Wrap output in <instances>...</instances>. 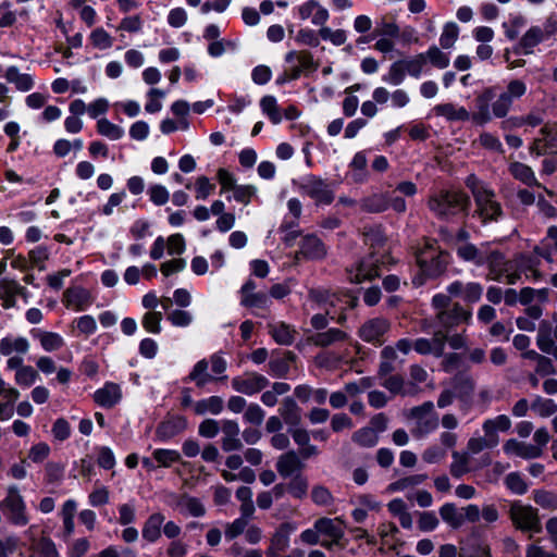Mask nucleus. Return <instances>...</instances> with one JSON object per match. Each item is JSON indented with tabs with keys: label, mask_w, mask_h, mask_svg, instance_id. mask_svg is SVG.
Returning <instances> with one entry per match:
<instances>
[{
	"label": "nucleus",
	"mask_w": 557,
	"mask_h": 557,
	"mask_svg": "<svg viewBox=\"0 0 557 557\" xmlns=\"http://www.w3.org/2000/svg\"><path fill=\"white\" fill-rule=\"evenodd\" d=\"M29 350V342L27 338L18 336H5L0 339V356L9 357L13 354L25 355Z\"/></svg>",
	"instance_id": "obj_27"
},
{
	"label": "nucleus",
	"mask_w": 557,
	"mask_h": 557,
	"mask_svg": "<svg viewBox=\"0 0 557 557\" xmlns=\"http://www.w3.org/2000/svg\"><path fill=\"white\" fill-rule=\"evenodd\" d=\"M293 530L289 523L281 524L272 536L269 554L276 555L284 552L289 545V534Z\"/></svg>",
	"instance_id": "obj_35"
},
{
	"label": "nucleus",
	"mask_w": 557,
	"mask_h": 557,
	"mask_svg": "<svg viewBox=\"0 0 557 557\" xmlns=\"http://www.w3.org/2000/svg\"><path fill=\"white\" fill-rule=\"evenodd\" d=\"M505 485L513 494L523 495L528 491V484L519 472H511L505 478Z\"/></svg>",
	"instance_id": "obj_62"
},
{
	"label": "nucleus",
	"mask_w": 557,
	"mask_h": 557,
	"mask_svg": "<svg viewBox=\"0 0 557 557\" xmlns=\"http://www.w3.org/2000/svg\"><path fill=\"white\" fill-rule=\"evenodd\" d=\"M527 84L522 79L515 78L509 81L505 90L491 104L494 117H506L512 110L515 101L521 99L527 94Z\"/></svg>",
	"instance_id": "obj_5"
},
{
	"label": "nucleus",
	"mask_w": 557,
	"mask_h": 557,
	"mask_svg": "<svg viewBox=\"0 0 557 557\" xmlns=\"http://www.w3.org/2000/svg\"><path fill=\"white\" fill-rule=\"evenodd\" d=\"M470 199L460 190L438 189L429 196V210L441 220L449 221L455 216L468 213Z\"/></svg>",
	"instance_id": "obj_2"
},
{
	"label": "nucleus",
	"mask_w": 557,
	"mask_h": 557,
	"mask_svg": "<svg viewBox=\"0 0 557 557\" xmlns=\"http://www.w3.org/2000/svg\"><path fill=\"white\" fill-rule=\"evenodd\" d=\"M298 189L302 195L311 198L317 206L331 205L335 198L327 181L313 174L304 176L298 184Z\"/></svg>",
	"instance_id": "obj_7"
},
{
	"label": "nucleus",
	"mask_w": 557,
	"mask_h": 557,
	"mask_svg": "<svg viewBox=\"0 0 557 557\" xmlns=\"http://www.w3.org/2000/svg\"><path fill=\"white\" fill-rule=\"evenodd\" d=\"M438 426V417L437 414H429V417H423L420 419H416L414 428L411 430L413 436L420 438L425 435L434 432Z\"/></svg>",
	"instance_id": "obj_41"
},
{
	"label": "nucleus",
	"mask_w": 557,
	"mask_h": 557,
	"mask_svg": "<svg viewBox=\"0 0 557 557\" xmlns=\"http://www.w3.org/2000/svg\"><path fill=\"white\" fill-rule=\"evenodd\" d=\"M485 264L488 269L487 278L490 280L497 282L505 280L509 285H515L519 281L518 273L511 272L513 269L512 260H508L498 249L491 248Z\"/></svg>",
	"instance_id": "obj_8"
},
{
	"label": "nucleus",
	"mask_w": 557,
	"mask_h": 557,
	"mask_svg": "<svg viewBox=\"0 0 557 557\" xmlns=\"http://www.w3.org/2000/svg\"><path fill=\"white\" fill-rule=\"evenodd\" d=\"M361 210L369 213H381L389 208V194H373L360 201Z\"/></svg>",
	"instance_id": "obj_32"
},
{
	"label": "nucleus",
	"mask_w": 557,
	"mask_h": 557,
	"mask_svg": "<svg viewBox=\"0 0 557 557\" xmlns=\"http://www.w3.org/2000/svg\"><path fill=\"white\" fill-rule=\"evenodd\" d=\"M351 440L362 447H373L379 442V435L373 429L366 426L356 431L352 434Z\"/></svg>",
	"instance_id": "obj_52"
},
{
	"label": "nucleus",
	"mask_w": 557,
	"mask_h": 557,
	"mask_svg": "<svg viewBox=\"0 0 557 557\" xmlns=\"http://www.w3.org/2000/svg\"><path fill=\"white\" fill-rule=\"evenodd\" d=\"M511 421L506 414L497 416L494 419H488L483 423V431L486 435L499 438L497 431L506 432L510 429Z\"/></svg>",
	"instance_id": "obj_42"
},
{
	"label": "nucleus",
	"mask_w": 557,
	"mask_h": 557,
	"mask_svg": "<svg viewBox=\"0 0 557 557\" xmlns=\"http://www.w3.org/2000/svg\"><path fill=\"white\" fill-rule=\"evenodd\" d=\"M122 398L120 385L109 382L103 387L97 389L94 394L95 401L104 408L114 407Z\"/></svg>",
	"instance_id": "obj_24"
},
{
	"label": "nucleus",
	"mask_w": 557,
	"mask_h": 557,
	"mask_svg": "<svg viewBox=\"0 0 557 557\" xmlns=\"http://www.w3.org/2000/svg\"><path fill=\"white\" fill-rule=\"evenodd\" d=\"M508 513L517 530L531 533H540L542 531V523L536 508L515 500L510 504Z\"/></svg>",
	"instance_id": "obj_6"
},
{
	"label": "nucleus",
	"mask_w": 557,
	"mask_h": 557,
	"mask_svg": "<svg viewBox=\"0 0 557 557\" xmlns=\"http://www.w3.org/2000/svg\"><path fill=\"white\" fill-rule=\"evenodd\" d=\"M306 465L296 450H287L280 455L275 462L277 473L286 479L301 473Z\"/></svg>",
	"instance_id": "obj_15"
},
{
	"label": "nucleus",
	"mask_w": 557,
	"mask_h": 557,
	"mask_svg": "<svg viewBox=\"0 0 557 557\" xmlns=\"http://www.w3.org/2000/svg\"><path fill=\"white\" fill-rule=\"evenodd\" d=\"M348 356V348L341 352L324 351L315 356L314 362L319 368H336Z\"/></svg>",
	"instance_id": "obj_40"
},
{
	"label": "nucleus",
	"mask_w": 557,
	"mask_h": 557,
	"mask_svg": "<svg viewBox=\"0 0 557 557\" xmlns=\"http://www.w3.org/2000/svg\"><path fill=\"white\" fill-rule=\"evenodd\" d=\"M391 330V322L383 317H376L366 321L359 329L360 338L374 346H382L385 343V335Z\"/></svg>",
	"instance_id": "obj_11"
},
{
	"label": "nucleus",
	"mask_w": 557,
	"mask_h": 557,
	"mask_svg": "<svg viewBox=\"0 0 557 557\" xmlns=\"http://www.w3.org/2000/svg\"><path fill=\"white\" fill-rule=\"evenodd\" d=\"M499 438L492 437L491 435H484L483 437H471L467 443V451L469 455H475L481 453L485 448H493L497 446Z\"/></svg>",
	"instance_id": "obj_47"
},
{
	"label": "nucleus",
	"mask_w": 557,
	"mask_h": 557,
	"mask_svg": "<svg viewBox=\"0 0 557 557\" xmlns=\"http://www.w3.org/2000/svg\"><path fill=\"white\" fill-rule=\"evenodd\" d=\"M315 529L322 537L321 545L327 549L337 545L344 536L343 522L337 518H320L315 520Z\"/></svg>",
	"instance_id": "obj_12"
},
{
	"label": "nucleus",
	"mask_w": 557,
	"mask_h": 557,
	"mask_svg": "<svg viewBox=\"0 0 557 557\" xmlns=\"http://www.w3.org/2000/svg\"><path fill=\"white\" fill-rule=\"evenodd\" d=\"M433 112L436 116H443L449 122L470 120V113L466 108L458 107L451 102L436 104L433 108Z\"/></svg>",
	"instance_id": "obj_28"
},
{
	"label": "nucleus",
	"mask_w": 557,
	"mask_h": 557,
	"mask_svg": "<svg viewBox=\"0 0 557 557\" xmlns=\"http://www.w3.org/2000/svg\"><path fill=\"white\" fill-rule=\"evenodd\" d=\"M97 131L100 135L111 139V140H117L123 137L124 129L110 122L108 119H100L97 122Z\"/></svg>",
	"instance_id": "obj_51"
},
{
	"label": "nucleus",
	"mask_w": 557,
	"mask_h": 557,
	"mask_svg": "<svg viewBox=\"0 0 557 557\" xmlns=\"http://www.w3.org/2000/svg\"><path fill=\"white\" fill-rule=\"evenodd\" d=\"M399 32H400L399 26L395 22L382 18L377 23L373 36H371V37L362 36L357 40V42L358 44H368L373 37H376V36L397 38L399 36Z\"/></svg>",
	"instance_id": "obj_36"
},
{
	"label": "nucleus",
	"mask_w": 557,
	"mask_h": 557,
	"mask_svg": "<svg viewBox=\"0 0 557 557\" xmlns=\"http://www.w3.org/2000/svg\"><path fill=\"white\" fill-rule=\"evenodd\" d=\"M311 499L318 506H332L334 497L330 490L323 485H314L311 490Z\"/></svg>",
	"instance_id": "obj_63"
},
{
	"label": "nucleus",
	"mask_w": 557,
	"mask_h": 557,
	"mask_svg": "<svg viewBox=\"0 0 557 557\" xmlns=\"http://www.w3.org/2000/svg\"><path fill=\"white\" fill-rule=\"evenodd\" d=\"M383 377V381L381 382V385L384 386L386 389H388L393 394H401V395H408L410 394V391H407L405 388V381L400 375L397 374H387V375H380Z\"/></svg>",
	"instance_id": "obj_57"
},
{
	"label": "nucleus",
	"mask_w": 557,
	"mask_h": 557,
	"mask_svg": "<svg viewBox=\"0 0 557 557\" xmlns=\"http://www.w3.org/2000/svg\"><path fill=\"white\" fill-rule=\"evenodd\" d=\"M299 255L306 259H322L326 255V248L320 238L314 235H307L300 240L297 256Z\"/></svg>",
	"instance_id": "obj_21"
},
{
	"label": "nucleus",
	"mask_w": 557,
	"mask_h": 557,
	"mask_svg": "<svg viewBox=\"0 0 557 557\" xmlns=\"http://www.w3.org/2000/svg\"><path fill=\"white\" fill-rule=\"evenodd\" d=\"M533 500L543 509L557 510V493L546 490L533 491Z\"/></svg>",
	"instance_id": "obj_55"
},
{
	"label": "nucleus",
	"mask_w": 557,
	"mask_h": 557,
	"mask_svg": "<svg viewBox=\"0 0 557 557\" xmlns=\"http://www.w3.org/2000/svg\"><path fill=\"white\" fill-rule=\"evenodd\" d=\"M472 318V312L461 306L459 302H454L450 309L436 312L433 320H423L421 329L424 332L444 331L446 335L450 330L457 327L462 323H469Z\"/></svg>",
	"instance_id": "obj_3"
},
{
	"label": "nucleus",
	"mask_w": 557,
	"mask_h": 557,
	"mask_svg": "<svg viewBox=\"0 0 557 557\" xmlns=\"http://www.w3.org/2000/svg\"><path fill=\"white\" fill-rule=\"evenodd\" d=\"M364 243L372 249L370 255L362 259L355 270H348L350 283L359 284L366 280H373L380 275V264L387 257L384 250L386 236L381 225L366 227L363 231Z\"/></svg>",
	"instance_id": "obj_1"
},
{
	"label": "nucleus",
	"mask_w": 557,
	"mask_h": 557,
	"mask_svg": "<svg viewBox=\"0 0 557 557\" xmlns=\"http://www.w3.org/2000/svg\"><path fill=\"white\" fill-rule=\"evenodd\" d=\"M169 497L171 498L169 505L182 513L187 512L193 517H202L206 513L205 506L196 497L189 496L188 494L177 495L175 493H171Z\"/></svg>",
	"instance_id": "obj_18"
},
{
	"label": "nucleus",
	"mask_w": 557,
	"mask_h": 557,
	"mask_svg": "<svg viewBox=\"0 0 557 557\" xmlns=\"http://www.w3.org/2000/svg\"><path fill=\"white\" fill-rule=\"evenodd\" d=\"M429 333L433 336L429 338H418L413 342V349L420 355H433L434 357H443L447 336L444 331H434L432 329Z\"/></svg>",
	"instance_id": "obj_13"
},
{
	"label": "nucleus",
	"mask_w": 557,
	"mask_h": 557,
	"mask_svg": "<svg viewBox=\"0 0 557 557\" xmlns=\"http://www.w3.org/2000/svg\"><path fill=\"white\" fill-rule=\"evenodd\" d=\"M288 493L296 499H302L308 494V479L301 474H295L292 480L286 484Z\"/></svg>",
	"instance_id": "obj_46"
},
{
	"label": "nucleus",
	"mask_w": 557,
	"mask_h": 557,
	"mask_svg": "<svg viewBox=\"0 0 557 557\" xmlns=\"http://www.w3.org/2000/svg\"><path fill=\"white\" fill-rule=\"evenodd\" d=\"M269 380L259 373L251 372L232 380L234 391L251 396L263 391L269 385Z\"/></svg>",
	"instance_id": "obj_14"
},
{
	"label": "nucleus",
	"mask_w": 557,
	"mask_h": 557,
	"mask_svg": "<svg viewBox=\"0 0 557 557\" xmlns=\"http://www.w3.org/2000/svg\"><path fill=\"white\" fill-rule=\"evenodd\" d=\"M440 516L453 529H459L463 523V515L455 504L446 503L440 508Z\"/></svg>",
	"instance_id": "obj_37"
},
{
	"label": "nucleus",
	"mask_w": 557,
	"mask_h": 557,
	"mask_svg": "<svg viewBox=\"0 0 557 557\" xmlns=\"http://www.w3.org/2000/svg\"><path fill=\"white\" fill-rule=\"evenodd\" d=\"M504 451L507 455H515L523 459H534L542 455L543 449L532 444L519 442L515 438L508 440L504 444Z\"/></svg>",
	"instance_id": "obj_22"
},
{
	"label": "nucleus",
	"mask_w": 557,
	"mask_h": 557,
	"mask_svg": "<svg viewBox=\"0 0 557 557\" xmlns=\"http://www.w3.org/2000/svg\"><path fill=\"white\" fill-rule=\"evenodd\" d=\"M513 269L511 272H517L519 278L521 274H524L527 278H531L533 281H539L542 278V273L539 270L540 259L534 256L529 255H518L515 259H512Z\"/></svg>",
	"instance_id": "obj_20"
},
{
	"label": "nucleus",
	"mask_w": 557,
	"mask_h": 557,
	"mask_svg": "<svg viewBox=\"0 0 557 557\" xmlns=\"http://www.w3.org/2000/svg\"><path fill=\"white\" fill-rule=\"evenodd\" d=\"M310 342L318 347H332L343 344L351 345V338L345 331L331 327L324 332H319L310 337Z\"/></svg>",
	"instance_id": "obj_19"
},
{
	"label": "nucleus",
	"mask_w": 557,
	"mask_h": 557,
	"mask_svg": "<svg viewBox=\"0 0 557 557\" xmlns=\"http://www.w3.org/2000/svg\"><path fill=\"white\" fill-rule=\"evenodd\" d=\"M240 304L246 308L267 309L271 300L267 294L257 292L242 297Z\"/></svg>",
	"instance_id": "obj_58"
},
{
	"label": "nucleus",
	"mask_w": 557,
	"mask_h": 557,
	"mask_svg": "<svg viewBox=\"0 0 557 557\" xmlns=\"http://www.w3.org/2000/svg\"><path fill=\"white\" fill-rule=\"evenodd\" d=\"M162 318L161 311H147L141 319L143 327L149 333L159 334L161 332Z\"/></svg>",
	"instance_id": "obj_59"
},
{
	"label": "nucleus",
	"mask_w": 557,
	"mask_h": 557,
	"mask_svg": "<svg viewBox=\"0 0 557 557\" xmlns=\"http://www.w3.org/2000/svg\"><path fill=\"white\" fill-rule=\"evenodd\" d=\"M32 547L40 557H59L55 544L49 537L33 540Z\"/></svg>",
	"instance_id": "obj_54"
},
{
	"label": "nucleus",
	"mask_w": 557,
	"mask_h": 557,
	"mask_svg": "<svg viewBox=\"0 0 557 557\" xmlns=\"http://www.w3.org/2000/svg\"><path fill=\"white\" fill-rule=\"evenodd\" d=\"M209 361L207 359L199 360L190 371L188 380L195 382L196 386L203 387L211 381L219 380L208 373Z\"/></svg>",
	"instance_id": "obj_38"
},
{
	"label": "nucleus",
	"mask_w": 557,
	"mask_h": 557,
	"mask_svg": "<svg viewBox=\"0 0 557 557\" xmlns=\"http://www.w3.org/2000/svg\"><path fill=\"white\" fill-rule=\"evenodd\" d=\"M152 456L159 466L166 468L181 460V454L174 449L158 448L152 453Z\"/></svg>",
	"instance_id": "obj_60"
},
{
	"label": "nucleus",
	"mask_w": 557,
	"mask_h": 557,
	"mask_svg": "<svg viewBox=\"0 0 557 557\" xmlns=\"http://www.w3.org/2000/svg\"><path fill=\"white\" fill-rule=\"evenodd\" d=\"M459 36V27L455 22H448L443 26V32L440 37V45L444 49L454 47Z\"/></svg>",
	"instance_id": "obj_56"
},
{
	"label": "nucleus",
	"mask_w": 557,
	"mask_h": 557,
	"mask_svg": "<svg viewBox=\"0 0 557 557\" xmlns=\"http://www.w3.org/2000/svg\"><path fill=\"white\" fill-rule=\"evenodd\" d=\"M453 462L450 463L449 471L454 478H461L470 471L468 453L453 451Z\"/></svg>",
	"instance_id": "obj_45"
},
{
	"label": "nucleus",
	"mask_w": 557,
	"mask_h": 557,
	"mask_svg": "<svg viewBox=\"0 0 557 557\" xmlns=\"http://www.w3.org/2000/svg\"><path fill=\"white\" fill-rule=\"evenodd\" d=\"M269 333L280 345H292L297 334L296 330L284 322H274L268 324Z\"/></svg>",
	"instance_id": "obj_30"
},
{
	"label": "nucleus",
	"mask_w": 557,
	"mask_h": 557,
	"mask_svg": "<svg viewBox=\"0 0 557 557\" xmlns=\"http://www.w3.org/2000/svg\"><path fill=\"white\" fill-rule=\"evenodd\" d=\"M544 32L540 26L531 27L520 39V47L523 49L525 54L532 53V49L545 40Z\"/></svg>",
	"instance_id": "obj_43"
},
{
	"label": "nucleus",
	"mask_w": 557,
	"mask_h": 557,
	"mask_svg": "<svg viewBox=\"0 0 557 557\" xmlns=\"http://www.w3.org/2000/svg\"><path fill=\"white\" fill-rule=\"evenodd\" d=\"M401 61L406 70V74L411 77L419 78L426 65V55L424 53H419L410 59Z\"/></svg>",
	"instance_id": "obj_49"
},
{
	"label": "nucleus",
	"mask_w": 557,
	"mask_h": 557,
	"mask_svg": "<svg viewBox=\"0 0 557 557\" xmlns=\"http://www.w3.org/2000/svg\"><path fill=\"white\" fill-rule=\"evenodd\" d=\"M8 83L15 86L18 91L26 92L34 87V78L30 74L20 73L18 69L14 65L9 66L4 73Z\"/></svg>",
	"instance_id": "obj_31"
},
{
	"label": "nucleus",
	"mask_w": 557,
	"mask_h": 557,
	"mask_svg": "<svg viewBox=\"0 0 557 557\" xmlns=\"http://www.w3.org/2000/svg\"><path fill=\"white\" fill-rule=\"evenodd\" d=\"M66 307L74 308L76 311L86 309L91 304L90 294L83 287L67 288L64 293Z\"/></svg>",
	"instance_id": "obj_29"
},
{
	"label": "nucleus",
	"mask_w": 557,
	"mask_h": 557,
	"mask_svg": "<svg viewBox=\"0 0 557 557\" xmlns=\"http://www.w3.org/2000/svg\"><path fill=\"white\" fill-rule=\"evenodd\" d=\"M509 173L513 178L520 181L527 186H537L541 187V184L537 182L534 171L531 166L522 163V162H511L508 166Z\"/></svg>",
	"instance_id": "obj_33"
},
{
	"label": "nucleus",
	"mask_w": 557,
	"mask_h": 557,
	"mask_svg": "<svg viewBox=\"0 0 557 557\" xmlns=\"http://www.w3.org/2000/svg\"><path fill=\"white\" fill-rule=\"evenodd\" d=\"M491 248L492 247L488 243H483L480 246H475L474 244H465L456 247V253L463 262L482 267L486 263Z\"/></svg>",
	"instance_id": "obj_17"
},
{
	"label": "nucleus",
	"mask_w": 557,
	"mask_h": 557,
	"mask_svg": "<svg viewBox=\"0 0 557 557\" xmlns=\"http://www.w3.org/2000/svg\"><path fill=\"white\" fill-rule=\"evenodd\" d=\"M0 510L13 524L25 525L28 522L26 506L16 485L9 486L7 496L0 502Z\"/></svg>",
	"instance_id": "obj_9"
},
{
	"label": "nucleus",
	"mask_w": 557,
	"mask_h": 557,
	"mask_svg": "<svg viewBox=\"0 0 557 557\" xmlns=\"http://www.w3.org/2000/svg\"><path fill=\"white\" fill-rule=\"evenodd\" d=\"M223 399L220 396H210L195 404L194 410L197 414H219L223 410Z\"/></svg>",
	"instance_id": "obj_39"
},
{
	"label": "nucleus",
	"mask_w": 557,
	"mask_h": 557,
	"mask_svg": "<svg viewBox=\"0 0 557 557\" xmlns=\"http://www.w3.org/2000/svg\"><path fill=\"white\" fill-rule=\"evenodd\" d=\"M424 54L426 62L430 61L434 67L446 69L449 65V57L436 46L430 47Z\"/></svg>",
	"instance_id": "obj_64"
},
{
	"label": "nucleus",
	"mask_w": 557,
	"mask_h": 557,
	"mask_svg": "<svg viewBox=\"0 0 557 557\" xmlns=\"http://www.w3.org/2000/svg\"><path fill=\"white\" fill-rule=\"evenodd\" d=\"M475 210L473 216H476L482 224L498 222L504 216V210L493 189L484 193L474 199Z\"/></svg>",
	"instance_id": "obj_10"
},
{
	"label": "nucleus",
	"mask_w": 557,
	"mask_h": 557,
	"mask_svg": "<svg viewBox=\"0 0 557 557\" xmlns=\"http://www.w3.org/2000/svg\"><path fill=\"white\" fill-rule=\"evenodd\" d=\"M406 75L407 74L403 61L398 60L391 64L388 72L383 75L382 81L389 85L398 86L405 81Z\"/></svg>",
	"instance_id": "obj_50"
},
{
	"label": "nucleus",
	"mask_w": 557,
	"mask_h": 557,
	"mask_svg": "<svg viewBox=\"0 0 557 557\" xmlns=\"http://www.w3.org/2000/svg\"><path fill=\"white\" fill-rule=\"evenodd\" d=\"M165 521V517L161 512H153L151 513L147 520L144 522L143 529H141V535L143 537L149 542L154 543L157 542L162 534V525Z\"/></svg>",
	"instance_id": "obj_26"
},
{
	"label": "nucleus",
	"mask_w": 557,
	"mask_h": 557,
	"mask_svg": "<svg viewBox=\"0 0 557 557\" xmlns=\"http://www.w3.org/2000/svg\"><path fill=\"white\" fill-rule=\"evenodd\" d=\"M277 411L288 429L300 425L302 411L294 398L285 397Z\"/></svg>",
	"instance_id": "obj_23"
},
{
	"label": "nucleus",
	"mask_w": 557,
	"mask_h": 557,
	"mask_svg": "<svg viewBox=\"0 0 557 557\" xmlns=\"http://www.w3.org/2000/svg\"><path fill=\"white\" fill-rule=\"evenodd\" d=\"M260 107L262 112L268 115L273 124H278L282 121V114L278 109L276 99L273 96H264L260 100Z\"/></svg>",
	"instance_id": "obj_53"
},
{
	"label": "nucleus",
	"mask_w": 557,
	"mask_h": 557,
	"mask_svg": "<svg viewBox=\"0 0 557 557\" xmlns=\"http://www.w3.org/2000/svg\"><path fill=\"white\" fill-rule=\"evenodd\" d=\"M449 255L440 250L435 242H428L422 250L417 253V262L421 271L429 277L442 275L447 268Z\"/></svg>",
	"instance_id": "obj_4"
},
{
	"label": "nucleus",
	"mask_w": 557,
	"mask_h": 557,
	"mask_svg": "<svg viewBox=\"0 0 557 557\" xmlns=\"http://www.w3.org/2000/svg\"><path fill=\"white\" fill-rule=\"evenodd\" d=\"M65 466L60 462L50 461L45 467V479L48 484H59L64 476Z\"/></svg>",
	"instance_id": "obj_61"
},
{
	"label": "nucleus",
	"mask_w": 557,
	"mask_h": 557,
	"mask_svg": "<svg viewBox=\"0 0 557 557\" xmlns=\"http://www.w3.org/2000/svg\"><path fill=\"white\" fill-rule=\"evenodd\" d=\"M290 391V385L285 382H275L272 384L271 389L265 391L261 395V401L267 407H274L278 401V396L285 395Z\"/></svg>",
	"instance_id": "obj_44"
},
{
	"label": "nucleus",
	"mask_w": 557,
	"mask_h": 557,
	"mask_svg": "<svg viewBox=\"0 0 557 557\" xmlns=\"http://www.w3.org/2000/svg\"><path fill=\"white\" fill-rule=\"evenodd\" d=\"M21 296L25 301L28 298L27 289L15 280L3 277L0 280V300L4 309L16 306V297Z\"/></svg>",
	"instance_id": "obj_16"
},
{
	"label": "nucleus",
	"mask_w": 557,
	"mask_h": 557,
	"mask_svg": "<svg viewBox=\"0 0 557 557\" xmlns=\"http://www.w3.org/2000/svg\"><path fill=\"white\" fill-rule=\"evenodd\" d=\"M32 333L33 336L39 341L45 351H55L64 346V339L58 333L44 330H34Z\"/></svg>",
	"instance_id": "obj_34"
},
{
	"label": "nucleus",
	"mask_w": 557,
	"mask_h": 557,
	"mask_svg": "<svg viewBox=\"0 0 557 557\" xmlns=\"http://www.w3.org/2000/svg\"><path fill=\"white\" fill-rule=\"evenodd\" d=\"M381 362L379 368L380 375H387L395 370L394 362L397 359V350L394 346H385L381 350Z\"/></svg>",
	"instance_id": "obj_48"
},
{
	"label": "nucleus",
	"mask_w": 557,
	"mask_h": 557,
	"mask_svg": "<svg viewBox=\"0 0 557 557\" xmlns=\"http://www.w3.org/2000/svg\"><path fill=\"white\" fill-rule=\"evenodd\" d=\"M222 432V448L224 451L239 450L243 447V443L239 438V426L236 421H223Z\"/></svg>",
	"instance_id": "obj_25"
}]
</instances>
